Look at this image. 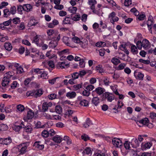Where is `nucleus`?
<instances>
[{
	"label": "nucleus",
	"instance_id": "1",
	"mask_svg": "<svg viewBox=\"0 0 156 156\" xmlns=\"http://www.w3.org/2000/svg\"><path fill=\"white\" fill-rule=\"evenodd\" d=\"M29 144V142H26L23 143L19 146V154H23L26 153Z\"/></svg>",
	"mask_w": 156,
	"mask_h": 156
},
{
	"label": "nucleus",
	"instance_id": "2",
	"mask_svg": "<svg viewBox=\"0 0 156 156\" xmlns=\"http://www.w3.org/2000/svg\"><path fill=\"white\" fill-rule=\"evenodd\" d=\"M115 13L113 12L110 13L108 16V18L110 19V22L113 24H114L115 22H117L119 20V18L117 16H115Z\"/></svg>",
	"mask_w": 156,
	"mask_h": 156
},
{
	"label": "nucleus",
	"instance_id": "3",
	"mask_svg": "<svg viewBox=\"0 0 156 156\" xmlns=\"http://www.w3.org/2000/svg\"><path fill=\"white\" fill-rule=\"evenodd\" d=\"M104 98L106 99L108 101L111 102L114 99V96L112 94L108 92H105L103 95Z\"/></svg>",
	"mask_w": 156,
	"mask_h": 156
},
{
	"label": "nucleus",
	"instance_id": "4",
	"mask_svg": "<svg viewBox=\"0 0 156 156\" xmlns=\"http://www.w3.org/2000/svg\"><path fill=\"white\" fill-rule=\"evenodd\" d=\"M77 99L78 100L80 101L79 104L81 106L85 107L88 106L89 104L88 101L85 99H82L81 96L78 97Z\"/></svg>",
	"mask_w": 156,
	"mask_h": 156
},
{
	"label": "nucleus",
	"instance_id": "5",
	"mask_svg": "<svg viewBox=\"0 0 156 156\" xmlns=\"http://www.w3.org/2000/svg\"><path fill=\"white\" fill-rule=\"evenodd\" d=\"M112 142L114 146L117 147H120L122 146V141L119 139L114 138L112 140Z\"/></svg>",
	"mask_w": 156,
	"mask_h": 156
},
{
	"label": "nucleus",
	"instance_id": "6",
	"mask_svg": "<svg viewBox=\"0 0 156 156\" xmlns=\"http://www.w3.org/2000/svg\"><path fill=\"white\" fill-rule=\"evenodd\" d=\"M152 145V143L150 142L142 143L141 145V149L145 150L147 149H149Z\"/></svg>",
	"mask_w": 156,
	"mask_h": 156
},
{
	"label": "nucleus",
	"instance_id": "7",
	"mask_svg": "<svg viewBox=\"0 0 156 156\" xmlns=\"http://www.w3.org/2000/svg\"><path fill=\"white\" fill-rule=\"evenodd\" d=\"M153 19V17L152 16H149L147 22V25L148 29L150 31H151V33H152V25L154 23V22L152 20Z\"/></svg>",
	"mask_w": 156,
	"mask_h": 156
},
{
	"label": "nucleus",
	"instance_id": "8",
	"mask_svg": "<svg viewBox=\"0 0 156 156\" xmlns=\"http://www.w3.org/2000/svg\"><path fill=\"white\" fill-rule=\"evenodd\" d=\"M52 105V103L51 102H44L42 105V109L43 112H45L47 111L48 108L51 107Z\"/></svg>",
	"mask_w": 156,
	"mask_h": 156
},
{
	"label": "nucleus",
	"instance_id": "9",
	"mask_svg": "<svg viewBox=\"0 0 156 156\" xmlns=\"http://www.w3.org/2000/svg\"><path fill=\"white\" fill-rule=\"evenodd\" d=\"M131 144L132 147L133 148H136L139 145L138 140L136 138H133L132 139Z\"/></svg>",
	"mask_w": 156,
	"mask_h": 156
},
{
	"label": "nucleus",
	"instance_id": "10",
	"mask_svg": "<svg viewBox=\"0 0 156 156\" xmlns=\"http://www.w3.org/2000/svg\"><path fill=\"white\" fill-rule=\"evenodd\" d=\"M10 81V80H9V79L4 77L2 80L1 83L2 86L4 87H7Z\"/></svg>",
	"mask_w": 156,
	"mask_h": 156
},
{
	"label": "nucleus",
	"instance_id": "11",
	"mask_svg": "<svg viewBox=\"0 0 156 156\" xmlns=\"http://www.w3.org/2000/svg\"><path fill=\"white\" fill-rule=\"evenodd\" d=\"M148 122H149V120L147 118H145L142 119L140 120L137 121L136 123L138 125H139V126H141L139 125V123L146 126L147 124L148 123Z\"/></svg>",
	"mask_w": 156,
	"mask_h": 156
},
{
	"label": "nucleus",
	"instance_id": "12",
	"mask_svg": "<svg viewBox=\"0 0 156 156\" xmlns=\"http://www.w3.org/2000/svg\"><path fill=\"white\" fill-rule=\"evenodd\" d=\"M41 143L40 141H37L35 142L34 144V146L36 148L38 149L39 150H42L44 147V145L42 144H40Z\"/></svg>",
	"mask_w": 156,
	"mask_h": 156
},
{
	"label": "nucleus",
	"instance_id": "13",
	"mask_svg": "<svg viewBox=\"0 0 156 156\" xmlns=\"http://www.w3.org/2000/svg\"><path fill=\"white\" fill-rule=\"evenodd\" d=\"M52 140L55 143H60L62 141V138L60 136L56 135L53 137Z\"/></svg>",
	"mask_w": 156,
	"mask_h": 156
},
{
	"label": "nucleus",
	"instance_id": "14",
	"mask_svg": "<svg viewBox=\"0 0 156 156\" xmlns=\"http://www.w3.org/2000/svg\"><path fill=\"white\" fill-rule=\"evenodd\" d=\"M91 121L89 118H87L86 122L83 124V127L85 128H88L90 125H93Z\"/></svg>",
	"mask_w": 156,
	"mask_h": 156
},
{
	"label": "nucleus",
	"instance_id": "15",
	"mask_svg": "<svg viewBox=\"0 0 156 156\" xmlns=\"http://www.w3.org/2000/svg\"><path fill=\"white\" fill-rule=\"evenodd\" d=\"M23 6V10L27 12L31 11L32 9V6L29 4H24Z\"/></svg>",
	"mask_w": 156,
	"mask_h": 156
},
{
	"label": "nucleus",
	"instance_id": "16",
	"mask_svg": "<svg viewBox=\"0 0 156 156\" xmlns=\"http://www.w3.org/2000/svg\"><path fill=\"white\" fill-rule=\"evenodd\" d=\"M34 97L37 98L40 97L43 94V90L39 89L36 90H34Z\"/></svg>",
	"mask_w": 156,
	"mask_h": 156
},
{
	"label": "nucleus",
	"instance_id": "17",
	"mask_svg": "<svg viewBox=\"0 0 156 156\" xmlns=\"http://www.w3.org/2000/svg\"><path fill=\"white\" fill-rule=\"evenodd\" d=\"M91 151L90 148L87 147L83 152V156H89L90 154Z\"/></svg>",
	"mask_w": 156,
	"mask_h": 156
},
{
	"label": "nucleus",
	"instance_id": "18",
	"mask_svg": "<svg viewBox=\"0 0 156 156\" xmlns=\"http://www.w3.org/2000/svg\"><path fill=\"white\" fill-rule=\"evenodd\" d=\"M58 44L57 41L54 40L51 41L49 43L48 46L50 48H54L56 47Z\"/></svg>",
	"mask_w": 156,
	"mask_h": 156
},
{
	"label": "nucleus",
	"instance_id": "19",
	"mask_svg": "<svg viewBox=\"0 0 156 156\" xmlns=\"http://www.w3.org/2000/svg\"><path fill=\"white\" fill-rule=\"evenodd\" d=\"M141 42L142 46L144 49L147 48L150 44L149 41L147 39L143 40Z\"/></svg>",
	"mask_w": 156,
	"mask_h": 156
},
{
	"label": "nucleus",
	"instance_id": "20",
	"mask_svg": "<svg viewBox=\"0 0 156 156\" xmlns=\"http://www.w3.org/2000/svg\"><path fill=\"white\" fill-rule=\"evenodd\" d=\"M38 23V22L34 18H31L29 22L28 23V24L30 26H34Z\"/></svg>",
	"mask_w": 156,
	"mask_h": 156
},
{
	"label": "nucleus",
	"instance_id": "21",
	"mask_svg": "<svg viewBox=\"0 0 156 156\" xmlns=\"http://www.w3.org/2000/svg\"><path fill=\"white\" fill-rule=\"evenodd\" d=\"M100 102V100L99 98L97 97H94L93 98L92 100V103L95 106L98 105Z\"/></svg>",
	"mask_w": 156,
	"mask_h": 156
},
{
	"label": "nucleus",
	"instance_id": "22",
	"mask_svg": "<svg viewBox=\"0 0 156 156\" xmlns=\"http://www.w3.org/2000/svg\"><path fill=\"white\" fill-rule=\"evenodd\" d=\"M23 122H22L21 123V124L23 125V128H24L25 131L26 132L30 133L32 131V129L30 126H27V127L26 126L23 124Z\"/></svg>",
	"mask_w": 156,
	"mask_h": 156
},
{
	"label": "nucleus",
	"instance_id": "23",
	"mask_svg": "<svg viewBox=\"0 0 156 156\" xmlns=\"http://www.w3.org/2000/svg\"><path fill=\"white\" fill-rule=\"evenodd\" d=\"M5 48L8 51H10L12 48V46L11 43L7 42L5 43L4 45Z\"/></svg>",
	"mask_w": 156,
	"mask_h": 156
},
{
	"label": "nucleus",
	"instance_id": "24",
	"mask_svg": "<svg viewBox=\"0 0 156 156\" xmlns=\"http://www.w3.org/2000/svg\"><path fill=\"white\" fill-rule=\"evenodd\" d=\"M104 89L102 87H99L96 88L95 91L97 94L101 95L104 92Z\"/></svg>",
	"mask_w": 156,
	"mask_h": 156
},
{
	"label": "nucleus",
	"instance_id": "25",
	"mask_svg": "<svg viewBox=\"0 0 156 156\" xmlns=\"http://www.w3.org/2000/svg\"><path fill=\"white\" fill-rule=\"evenodd\" d=\"M34 113L31 110H29L27 112V117L28 119H31L34 116Z\"/></svg>",
	"mask_w": 156,
	"mask_h": 156
},
{
	"label": "nucleus",
	"instance_id": "26",
	"mask_svg": "<svg viewBox=\"0 0 156 156\" xmlns=\"http://www.w3.org/2000/svg\"><path fill=\"white\" fill-rule=\"evenodd\" d=\"M120 49L122 51H123L127 55L129 54V52L127 49L126 47V44H121L120 46Z\"/></svg>",
	"mask_w": 156,
	"mask_h": 156
},
{
	"label": "nucleus",
	"instance_id": "27",
	"mask_svg": "<svg viewBox=\"0 0 156 156\" xmlns=\"http://www.w3.org/2000/svg\"><path fill=\"white\" fill-rule=\"evenodd\" d=\"M58 53L59 55H68V49H65L61 51H58Z\"/></svg>",
	"mask_w": 156,
	"mask_h": 156
},
{
	"label": "nucleus",
	"instance_id": "28",
	"mask_svg": "<svg viewBox=\"0 0 156 156\" xmlns=\"http://www.w3.org/2000/svg\"><path fill=\"white\" fill-rule=\"evenodd\" d=\"M131 51L134 54H136L138 53V50L137 47L134 45H133L131 46Z\"/></svg>",
	"mask_w": 156,
	"mask_h": 156
},
{
	"label": "nucleus",
	"instance_id": "29",
	"mask_svg": "<svg viewBox=\"0 0 156 156\" xmlns=\"http://www.w3.org/2000/svg\"><path fill=\"white\" fill-rule=\"evenodd\" d=\"M4 15L3 16L5 17H7L9 16L11 14L10 13V11L9 9H6L3 10Z\"/></svg>",
	"mask_w": 156,
	"mask_h": 156
},
{
	"label": "nucleus",
	"instance_id": "30",
	"mask_svg": "<svg viewBox=\"0 0 156 156\" xmlns=\"http://www.w3.org/2000/svg\"><path fill=\"white\" fill-rule=\"evenodd\" d=\"M41 122L39 121L38 122L35 124V126L37 128H44L46 126V124L41 125Z\"/></svg>",
	"mask_w": 156,
	"mask_h": 156
},
{
	"label": "nucleus",
	"instance_id": "31",
	"mask_svg": "<svg viewBox=\"0 0 156 156\" xmlns=\"http://www.w3.org/2000/svg\"><path fill=\"white\" fill-rule=\"evenodd\" d=\"M111 62L115 65H116L120 63V60L115 57L112 58L111 60Z\"/></svg>",
	"mask_w": 156,
	"mask_h": 156
},
{
	"label": "nucleus",
	"instance_id": "32",
	"mask_svg": "<svg viewBox=\"0 0 156 156\" xmlns=\"http://www.w3.org/2000/svg\"><path fill=\"white\" fill-rule=\"evenodd\" d=\"M8 126L6 124L1 123L0 124V131H4L7 130Z\"/></svg>",
	"mask_w": 156,
	"mask_h": 156
},
{
	"label": "nucleus",
	"instance_id": "33",
	"mask_svg": "<svg viewBox=\"0 0 156 156\" xmlns=\"http://www.w3.org/2000/svg\"><path fill=\"white\" fill-rule=\"evenodd\" d=\"M71 117L69 118V121L72 123V121L73 120L74 122H75L76 123H78V119L76 116H73L71 115Z\"/></svg>",
	"mask_w": 156,
	"mask_h": 156
},
{
	"label": "nucleus",
	"instance_id": "34",
	"mask_svg": "<svg viewBox=\"0 0 156 156\" xmlns=\"http://www.w3.org/2000/svg\"><path fill=\"white\" fill-rule=\"evenodd\" d=\"M77 10L76 7L71 6L69 7V12L73 14L76 13Z\"/></svg>",
	"mask_w": 156,
	"mask_h": 156
},
{
	"label": "nucleus",
	"instance_id": "35",
	"mask_svg": "<svg viewBox=\"0 0 156 156\" xmlns=\"http://www.w3.org/2000/svg\"><path fill=\"white\" fill-rule=\"evenodd\" d=\"M68 65V64L67 63V62H66L65 61H64L61 62L60 64V66L62 69L67 68Z\"/></svg>",
	"mask_w": 156,
	"mask_h": 156
},
{
	"label": "nucleus",
	"instance_id": "36",
	"mask_svg": "<svg viewBox=\"0 0 156 156\" xmlns=\"http://www.w3.org/2000/svg\"><path fill=\"white\" fill-rule=\"evenodd\" d=\"M51 51H48L46 53V56L48 57V58L50 59L54 58L55 56L54 54L51 53Z\"/></svg>",
	"mask_w": 156,
	"mask_h": 156
},
{
	"label": "nucleus",
	"instance_id": "37",
	"mask_svg": "<svg viewBox=\"0 0 156 156\" xmlns=\"http://www.w3.org/2000/svg\"><path fill=\"white\" fill-rule=\"evenodd\" d=\"M3 143L5 145H8L10 144L12 142L11 137H9L8 138L5 139L3 140Z\"/></svg>",
	"mask_w": 156,
	"mask_h": 156
},
{
	"label": "nucleus",
	"instance_id": "38",
	"mask_svg": "<svg viewBox=\"0 0 156 156\" xmlns=\"http://www.w3.org/2000/svg\"><path fill=\"white\" fill-rule=\"evenodd\" d=\"M22 128H23V126H22L21 125H15L13 127V129L16 132H18Z\"/></svg>",
	"mask_w": 156,
	"mask_h": 156
},
{
	"label": "nucleus",
	"instance_id": "39",
	"mask_svg": "<svg viewBox=\"0 0 156 156\" xmlns=\"http://www.w3.org/2000/svg\"><path fill=\"white\" fill-rule=\"evenodd\" d=\"M130 143L128 141H126L125 142L124 144V145L125 148L126 149L129 150L130 148Z\"/></svg>",
	"mask_w": 156,
	"mask_h": 156
},
{
	"label": "nucleus",
	"instance_id": "40",
	"mask_svg": "<svg viewBox=\"0 0 156 156\" xmlns=\"http://www.w3.org/2000/svg\"><path fill=\"white\" fill-rule=\"evenodd\" d=\"M16 7L14 6H13L10 8V13L12 15H14L16 13Z\"/></svg>",
	"mask_w": 156,
	"mask_h": 156
},
{
	"label": "nucleus",
	"instance_id": "41",
	"mask_svg": "<svg viewBox=\"0 0 156 156\" xmlns=\"http://www.w3.org/2000/svg\"><path fill=\"white\" fill-rule=\"evenodd\" d=\"M82 83L74 85L73 86V87L74 88V90H76L79 89L80 88H82Z\"/></svg>",
	"mask_w": 156,
	"mask_h": 156
},
{
	"label": "nucleus",
	"instance_id": "42",
	"mask_svg": "<svg viewBox=\"0 0 156 156\" xmlns=\"http://www.w3.org/2000/svg\"><path fill=\"white\" fill-rule=\"evenodd\" d=\"M55 111L56 113L60 114L62 112V107L59 105H57L55 106Z\"/></svg>",
	"mask_w": 156,
	"mask_h": 156
},
{
	"label": "nucleus",
	"instance_id": "43",
	"mask_svg": "<svg viewBox=\"0 0 156 156\" xmlns=\"http://www.w3.org/2000/svg\"><path fill=\"white\" fill-rule=\"evenodd\" d=\"M23 6L20 5L17 6V11L18 13L20 14H23Z\"/></svg>",
	"mask_w": 156,
	"mask_h": 156
},
{
	"label": "nucleus",
	"instance_id": "44",
	"mask_svg": "<svg viewBox=\"0 0 156 156\" xmlns=\"http://www.w3.org/2000/svg\"><path fill=\"white\" fill-rule=\"evenodd\" d=\"M81 139L83 140L84 141H87L88 140H90V137L87 134H84L81 136Z\"/></svg>",
	"mask_w": 156,
	"mask_h": 156
},
{
	"label": "nucleus",
	"instance_id": "45",
	"mask_svg": "<svg viewBox=\"0 0 156 156\" xmlns=\"http://www.w3.org/2000/svg\"><path fill=\"white\" fill-rule=\"evenodd\" d=\"M12 76V73L10 72H9L6 73L5 74V76L4 77L7 78L9 79L10 80V78Z\"/></svg>",
	"mask_w": 156,
	"mask_h": 156
},
{
	"label": "nucleus",
	"instance_id": "46",
	"mask_svg": "<svg viewBox=\"0 0 156 156\" xmlns=\"http://www.w3.org/2000/svg\"><path fill=\"white\" fill-rule=\"evenodd\" d=\"M34 90L28 91L26 93V95L27 97L34 96Z\"/></svg>",
	"mask_w": 156,
	"mask_h": 156
},
{
	"label": "nucleus",
	"instance_id": "47",
	"mask_svg": "<svg viewBox=\"0 0 156 156\" xmlns=\"http://www.w3.org/2000/svg\"><path fill=\"white\" fill-rule=\"evenodd\" d=\"M17 109L19 111L22 112L24 109V107L23 105L20 104L17 106Z\"/></svg>",
	"mask_w": 156,
	"mask_h": 156
},
{
	"label": "nucleus",
	"instance_id": "48",
	"mask_svg": "<svg viewBox=\"0 0 156 156\" xmlns=\"http://www.w3.org/2000/svg\"><path fill=\"white\" fill-rule=\"evenodd\" d=\"M48 73L46 72H45L44 70L43 71V72L42 73L41 75V77L43 79H46L48 78L47 76Z\"/></svg>",
	"mask_w": 156,
	"mask_h": 156
},
{
	"label": "nucleus",
	"instance_id": "49",
	"mask_svg": "<svg viewBox=\"0 0 156 156\" xmlns=\"http://www.w3.org/2000/svg\"><path fill=\"white\" fill-rule=\"evenodd\" d=\"M96 70L98 71L100 73H102L104 72L102 66L100 65H98L96 66Z\"/></svg>",
	"mask_w": 156,
	"mask_h": 156
},
{
	"label": "nucleus",
	"instance_id": "50",
	"mask_svg": "<svg viewBox=\"0 0 156 156\" xmlns=\"http://www.w3.org/2000/svg\"><path fill=\"white\" fill-rule=\"evenodd\" d=\"M146 18L145 14H140L139 15L138 17V19L139 20L142 21L144 20Z\"/></svg>",
	"mask_w": 156,
	"mask_h": 156
},
{
	"label": "nucleus",
	"instance_id": "51",
	"mask_svg": "<svg viewBox=\"0 0 156 156\" xmlns=\"http://www.w3.org/2000/svg\"><path fill=\"white\" fill-rule=\"evenodd\" d=\"M12 22L15 24H17L20 22V19L18 17H16L12 20Z\"/></svg>",
	"mask_w": 156,
	"mask_h": 156
},
{
	"label": "nucleus",
	"instance_id": "52",
	"mask_svg": "<svg viewBox=\"0 0 156 156\" xmlns=\"http://www.w3.org/2000/svg\"><path fill=\"white\" fill-rule=\"evenodd\" d=\"M42 136L44 137H47L48 136V131L46 130H43L41 134Z\"/></svg>",
	"mask_w": 156,
	"mask_h": 156
},
{
	"label": "nucleus",
	"instance_id": "53",
	"mask_svg": "<svg viewBox=\"0 0 156 156\" xmlns=\"http://www.w3.org/2000/svg\"><path fill=\"white\" fill-rule=\"evenodd\" d=\"M76 94L75 92L72 91L71 92H69V98H75Z\"/></svg>",
	"mask_w": 156,
	"mask_h": 156
},
{
	"label": "nucleus",
	"instance_id": "54",
	"mask_svg": "<svg viewBox=\"0 0 156 156\" xmlns=\"http://www.w3.org/2000/svg\"><path fill=\"white\" fill-rule=\"evenodd\" d=\"M12 21V20L11 19H10L9 20L7 21L4 22L3 23V24L5 26H8L9 25L11 24Z\"/></svg>",
	"mask_w": 156,
	"mask_h": 156
},
{
	"label": "nucleus",
	"instance_id": "55",
	"mask_svg": "<svg viewBox=\"0 0 156 156\" xmlns=\"http://www.w3.org/2000/svg\"><path fill=\"white\" fill-rule=\"evenodd\" d=\"M139 61L140 62L145 64H149L150 63V61L149 60H144L142 59H140Z\"/></svg>",
	"mask_w": 156,
	"mask_h": 156
},
{
	"label": "nucleus",
	"instance_id": "56",
	"mask_svg": "<svg viewBox=\"0 0 156 156\" xmlns=\"http://www.w3.org/2000/svg\"><path fill=\"white\" fill-rule=\"evenodd\" d=\"M79 64L80 68H83L85 67V64L84 63V61L83 59H81L79 61Z\"/></svg>",
	"mask_w": 156,
	"mask_h": 156
},
{
	"label": "nucleus",
	"instance_id": "57",
	"mask_svg": "<svg viewBox=\"0 0 156 156\" xmlns=\"http://www.w3.org/2000/svg\"><path fill=\"white\" fill-rule=\"evenodd\" d=\"M136 44L139 49L141 50L142 49L143 46H142V43L141 41H137L136 42Z\"/></svg>",
	"mask_w": 156,
	"mask_h": 156
},
{
	"label": "nucleus",
	"instance_id": "58",
	"mask_svg": "<svg viewBox=\"0 0 156 156\" xmlns=\"http://www.w3.org/2000/svg\"><path fill=\"white\" fill-rule=\"evenodd\" d=\"M72 41L76 43H78L80 41V39L77 37H74L72 39Z\"/></svg>",
	"mask_w": 156,
	"mask_h": 156
},
{
	"label": "nucleus",
	"instance_id": "59",
	"mask_svg": "<svg viewBox=\"0 0 156 156\" xmlns=\"http://www.w3.org/2000/svg\"><path fill=\"white\" fill-rule=\"evenodd\" d=\"M80 14H77L74 16L73 18H72V20L74 21H78L80 20Z\"/></svg>",
	"mask_w": 156,
	"mask_h": 156
},
{
	"label": "nucleus",
	"instance_id": "60",
	"mask_svg": "<svg viewBox=\"0 0 156 156\" xmlns=\"http://www.w3.org/2000/svg\"><path fill=\"white\" fill-rule=\"evenodd\" d=\"M144 75L140 73H139L137 75V79L142 80H143Z\"/></svg>",
	"mask_w": 156,
	"mask_h": 156
},
{
	"label": "nucleus",
	"instance_id": "61",
	"mask_svg": "<svg viewBox=\"0 0 156 156\" xmlns=\"http://www.w3.org/2000/svg\"><path fill=\"white\" fill-rule=\"evenodd\" d=\"M94 86L91 84H90L87 85L86 88L88 91H91L94 89Z\"/></svg>",
	"mask_w": 156,
	"mask_h": 156
},
{
	"label": "nucleus",
	"instance_id": "62",
	"mask_svg": "<svg viewBox=\"0 0 156 156\" xmlns=\"http://www.w3.org/2000/svg\"><path fill=\"white\" fill-rule=\"evenodd\" d=\"M56 95L55 94H51L48 96L50 100H53L56 98Z\"/></svg>",
	"mask_w": 156,
	"mask_h": 156
},
{
	"label": "nucleus",
	"instance_id": "63",
	"mask_svg": "<svg viewBox=\"0 0 156 156\" xmlns=\"http://www.w3.org/2000/svg\"><path fill=\"white\" fill-rule=\"evenodd\" d=\"M126 65L125 63H122L120 64L118 67V70H119L123 69L126 66Z\"/></svg>",
	"mask_w": 156,
	"mask_h": 156
},
{
	"label": "nucleus",
	"instance_id": "64",
	"mask_svg": "<svg viewBox=\"0 0 156 156\" xmlns=\"http://www.w3.org/2000/svg\"><path fill=\"white\" fill-rule=\"evenodd\" d=\"M79 76V75L78 73H74L72 75V77L73 80L77 79L78 78Z\"/></svg>",
	"mask_w": 156,
	"mask_h": 156
}]
</instances>
